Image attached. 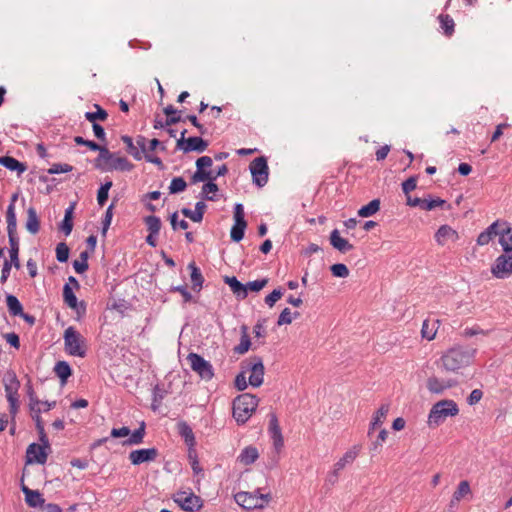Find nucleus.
<instances>
[{
	"mask_svg": "<svg viewBox=\"0 0 512 512\" xmlns=\"http://www.w3.org/2000/svg\"><path fill=\"white\" fill-rule=\"evenodd\" d=\"M477 350L473 347L455 345L441 356V367L447 372H458L472 364Z\"/></svg>",
	"mask_w": 512,
	"mask_h": 512,
	"instance_id": "obj_1",
	"label": "nucleus"
},
{
	"mask_svg": "<svg viewBox=\"0 0 512 512\" xmlns=\"http://www.w3.org/2000/svg\"><path fill=\"white\" fill-rule=\"evenodd\" d=\"M95 167L103 172L114 170L129 172L134 168V165L127 158L116 156L106 147H103L95 159Z\"/></svg>",
	"mask_w": 512,
	"mask_h": 512,
	"instance_id": "obj_2",
	"label": "nucleus"
},
{
	"mask_svg": "<svg viewBox=\"0 0 512 512\" xmlns=\"http://www.w3.org/2000/svg\"><path fill=\"white\" fill-rule=\"evenodd\" d=\"M258 398L252 394L244 393L233 401V417L240 425L245 424L258 406Z\"/></svg>",
	"mask_w": 512,
	"mask_h": 512,
	"instance_id": "obj_3",
	"label": "nucleus"
},
{
	"mask_svg": "<svg viewBox=\"0 0 512 512\" xmlns=\"http://www.w3.org/2000/svg\"><path fill=\"white\" fill-rule=\"evenodd\" d=\"M459 413L458 405L455 401L445 399L435 403L428 415V424L430 426H439L448 417H454Z\"/></svg>",
	"mask_w": 512,
	"mask_h": 512,
	"instance_id": "obj_4",
	"label": "nucleus"
},
{
	"mask_svg": "<svg viewBox=\"0 0 512 512\" xmlns=\"http://www.w3.org/2000/svg\"><path fill=\"white\" fill-rule=\"evenodd\" d=\"M3 384L5 390V396L9 403V412L14 420L19 409V394L20 382L16 376V373L9 370L3 377Z\"/></svg>",
	"mask_w": 512,
	"mask_h": 512,
	"instance_id": "obj_5",
	"label": "nucleus"
},
{
	"mask_svg": "<svg viewBox=\"0 0 512 512\" xmlns=\"http://www.w3.org/2000/svg\"><path fill=\"white\" fill-rule=\"evenodd\" d=\"M63 339L66 353L81 358L86 355V340L75 327L69 326L66 328Z\"/></svg>",
	"mask_w": 512,
	"mask_h": 512,
	"instance_id": "obj_6",
	"label": "nucleus"
},
{
	"mask_svg": "<svg viewBox=\"0 0 512 512\" xmlns=\"http://www.w3.org/2000/svg\"><path fill=\"white\" fill-rule=\"evenodd\" d=\"M173 501L186 512H199L203 507V500L190 489L177 491L173 494Z\"/></svg>",
	"mask_w": 512,
	"mask_h": 512,
	"instance_id": "obj_7",
	"label": "nucleus"
},
{
	"mask_svg": "<svg viewBox=\"0 0 512 512\" xmlns=\"http://www.w3.org/2000/svg\"><path fill=\"white\" fill-rule=\"evenodd\" d=\"M242 368L246 372H250L249 384L253 387H259L264 379L263 360L259 356H253L242 363Z\"/></svg>",
	"mask_w": 512,
	"mask_h": 512,
	"instance_id": "obj_8",
	"label": "nucleus"
},
{
	"mask_svg": "<svg viewBox=\"0 0 512 512\" xmlns=\"http://www.w3.org/2000/svg\"><path fill=\"white\" fill-rule=\"evenodd\" d=\"M187 360L191 369L196 372L202 379L210 380L214 376L213 367L209 361L205 360L197 353H189Z\"/></svg>",
	"mask_w": 512,
	"mask_h": 512,
	"instance_id": "obj_9",
	"label": "nucleus"
},
{
	"mask_svg": "<svg viewBox=\"0 0 512 512\" xmlns=\"http://www.w3.org/2000/svg\"><path fill=\"white\" fill-rule=\"evenodd\" d=\"M187 130H183L181 132L180 138L177 139V148L182 150L184 153H189L192 151L202 153L208 147V142L203 140L201 137H189L185 139V134Z\"/></svg>",
	"mask_w": 512,
	"mask_h": 512,
	"instance_id": "obj_10",
	"label": "nucleus"
},
{
	"mask_svg": "<svg viewBox=\"0 0 512 512\" xmlns=\"http://www.w3.org/2000/svg\"><path fill=\"white\" fill-rule=\"evenodd\" d=\"M250 172L253 182L258 187H263L268 182L269 169L265 157H257L250 163Z\"/></svg>",
	"mask_w": 512,
	"mask_h": 512,
	"instance_id": "obj_11",
	"label": "nucleus"
},
{
	"mask_svg": "<svg viewBox=\"0 0 512 512\" xmlns=\"http://www.w3.org/2000/svg\"><path fill=\"white\" fill-rule=\"evenodd\" d=\"M491 273L498 279H505L512 275V253L498 256L491 267Z\"/></svg>",
	"mask_w": 512,
	"mask_h": 512,
	"instance_id": "obj_12",
	"label": "nucleus"
},
{
	"mask_svg": "<svg viewBox=\"0 0 512 512\" xmlns=\"http://www.w3.org/2000/svg\"><path fill=\"white\" fill-rule=\"evenodd\" d=\"M158 450L154 447L152 448H142V449H136L132 450L129 453V460L131 464L133 465H140L145 462H152L155 461L158 457Z\"/></svg>",
	"mask_w": 512,
	"mask_h": 512,
	"instance_id": "obj_13",
	"label": "nucleus"
},
{
	"mask_svg": "<svg viewBox=\"0 0 512 512\" xmlns=\"http://www.w3.org/2000/svg\"><path fill=\"white\" fill-rule=\"evenodd\" d=\"M257 497L256 493L241 491L234 495V500L239 506L246 510L263 509L265 504L258 503Z\"/></svg>",
	"mask_w": 512,
	"mask_h": 512,
	"instance_id": "obj_14",
	"label": "nucleus"
},
{
	"mask_svg": "<svg viewBox=\"0 0 512 512\" xmlns=\"http://www.w3.org/2000/svg\"><path fill=\"white\" fill-rule=\"evenodd\" d=\"M46 446L32 443L26 450V463L32 464H45L47 461L48 454L46 452Z\"/></svg>",
	"mask_w": 512,
	"mask_h": 512,
	"instance_id": "obj_15",
	"label": "nucleus"
},
{
	"mask_svg": "<svg viewBox=\"0 0 512 512\" xmlns=\"http://www.w3.org/2000/svg\"><path fill=\"white\" fill-rule=\"evenodd\" d=\"M269 417H270V419H269L268 432H269L270 438L273 441V446H274L275 450L277 452H279L282 449V447L284 446L282 431L279 426V422H278V418H277L276 414L271 413L269 415Z\"/></svg>",
	"mask_w": 512,
	"mask_h": 512,
	"instance_id": "obj_16",
	"label": "nucleus"
},
{
	"mask_svg": "<svg viewBox=\"0 0 512 512\" xmlns=\"http://www.w3.org/2000/svg\"><path fill=\"white\" fill-rule=\"evenodd\" d=\"M406 203L411 207H420L422 210L431 211L437 207H442L445 205L446 201L440 198L421 199L418 197L413 198L411 196H407Z\"/></svg>",
	"mask_w": 512,
	"mask_h": 512,
	"instance_id": "obj_17",
	"label": "nucleus"
},
{
	"mask_svg": "<svg viewBox=\"0 0 512 512\" xmlns=\"http://www.w3.org/2000/svg\"><path fill=\"white\" fill-rule=\"evenodd\" d=\"M458 239V232L449 225H441L435 233L436 242L442 246L448 241L456 242Z\"/></svg>",
	"mask_w": 512,
	"mask_h": 512,
	"instance_id": "obj_18",
	"label": "nucleus"
},
{
	"mask_svg": "<svg viewBox=\"0 0 512 512\" xmlns=\"http://www.w3.org/2000/svg\"><path fill=\"white\" fill-rule=\"evenodd\" d=\"M329 239L332 247L341 253H346L354 248L351 243L340 236V232L337 229H334L330 233Z\"/></svg>",
	"mask_w": 512,
	"mask_h": 512,
	"instance_id": "obj_19",
	"label": "nucleus"
},
{
	"mask_svg": "<svg viewBox=\"0 0 512 512\" xmlns=\"http://www.w3.org/2000/svg\"><path fill=\"white\" fill-rule=\"evenodd\" d=\"M224 282L230 287L237 299L243 300L247 297V286H244L235 276H225Z\"/></svg>",
	"mask_w": 512,
	"mask_h": 512,
	"instance_id": "obj_20",
	"label": "nucleus"
},
{
	"mask_svg": "<svg viewBox=\"0 0 512 512\" xmlns=\"http://www.w3.org/2000/svg\"><path fill=\"white\" fill-rule=\"evenodd\" d=\"M455 385L452 381H443L439 378L432 376L427 380V389L434 394H442L446 389Z\"/></svg>",
	"mask_w": 512,
	"mask_h": 512,
	"instance_id": "obj_21",
	"label": "nucleus"
},
{
	"mask_svg": "<svg viewBox=\"0 0 512 512\" xmlns=\"http://www.w3.org/2000/svg\"><path fill=\"white\" fill-rule=\"evenodd\" d=\"M22 491L25 494L26 503L33 508L42 507L45 504V500L37 490H31L26 486L22 487Z\"/></svg>",
	"mask_w": 512,
	"mask_h": 512,
	"instance_id": "obj_22",
	"label": "nucleus"
},
{
	"mask_svg": "<svg viewBox=\"0 0 512 512\" xmlns=\"http://www.w3.org/2000/svg\"><path fill=\"white\" fill-rule=\"evenodd\" d=\"M498 221L493 222L489 225L484 231H482L477 237V245L484 246L490 243V241L497 235H499L498 231Z\"/></svg>",
	"mask_w": 512,
	"mask_h": 512,
	"instance_id": "obj_23",
	"label": "nucleus"
},
{
	"mask_svg": "<svg viewBox=\"0 0 512 512\" xmlns=\"http://www.w3.org/2000/svg\"><path fill=\"white\" fill-rule=\"evenodd\" d=\"M440 321L439 320H429L426 319L423 321L421 328L422 338L431 341L435 338Z\"/></svg>",
	"mask_w": 512,
	"mask_h": 512,
	"instance_id": "obj_24",
	"label": "nucleus"
},
{
	"mask_svg": "<svg viewBox=\"0 0 512 512\" xmlns=\"http://www.w3.org/2000/svg\"><path fill=\"white\" fill-rule=\"evenodd\" d=\"M361 447L359 445H354L348 451L344 453V455L336 462L337 469H344L347 465L352 464L357 456L359 455Z\"/></svg>",
	"mask_w": 512,
	"mask_h": 512,
	"instance_id": "obj_25",
	"label": "nucleus"
},
{
	"mask_svg": "<svg viewBox=\"0 0 512 512\" xmlns=\"http://www.w3.org/2000/svg\"><path fill=\"white\" fill-rule=\"evenodd\" d=\"M178 432L184 439L186 445L192 449L196 444L192 428L186 422L182 421L178 424Z\"/></svg>",
	"mask_w": 512,
	"mask_h": 512,
	"instance_id": "obj_26",
	"label": "nucleus"
},
{
	"mask_svg": "<svg viewBox=\"0 0 512 512\" xmlns=\"http://www.w3.org/2000/svg\"><path fill=\"white\" fill-rule=\"evenodd\" d=\"M0 164L10 171H17L19 174L26 171L27 166L10 156L0 157Z\"/></svg>",
	"mask_w": 512,
	"mask_h": 512,
	"instance_id": "obj_27",
	"label": "nucleus"
},
{
	"mask_svg": "<svg viewBox=\"0 0 512 512\" xmlns=\"http://www.w3.org/2000/svg\"><path fill=\"white\" fill-rule=\"evenodd\" d=\"M390 406L389 404H382L380 408L376 411L374 414L372 421L370 423L368 434L370 435L371 432L378 426L382 425L383 421L387 417V414L389 412Z\"/></svg>",
	"mask_w": 512,
	"mask_h": 512,
	"instance_id": "obj_28",
	"label": "nucleus"
},
{
	"mask_svg": "<svg viewBox=\"0 0 512 512\" xmlns=\"http://www.w3.org/2000/svg\"><path fill=\"white\" fill-rule=\"evenodd\" d=\"M9 238V254H10V261L13 263L14 267L19 269L20 268V262H19V239L17 235H8Z\"/></svg>",
	"mask_w": 512,
	"mask_h": 512,
	"instance_id": "obj_29",
	"label": "nucleus"
},
{
	"mask_svg": "<svg viewBox=\"0 0 512 512\" xmlns=\"http://www.w3.org/2000/svg\"><path fill=\"white\" fill-rule=\"evenodd\" d=\"M145 427V422H141L139 428L134 430L132 433L130 432L129 437L123 441V445L132 446L141 444L146 433Z\"/></svg>",
	"mask_w": 512,
	"mask_h": 512,
	"instance_id": "obj_30",
	"label": "nucleus"
},
{
	"mask_svg": "<svg viewBox=\"0 0 512 512\" xmlns=\"http://www.w3.org/2000/svg\"><path fill=\"white\" fill-rule=\"evenodd\" d=\"M75 208V203H71L68 208L65 210L64 219L62 220L59 229L66 235H70L72 229H73V212Z\"/></svg>",
	"mask_w": 512,
	"mask_h": 512,
	"instance_id": "obj_31",
	"label": "nucleus"
},
{
	"mask_svg": "<svg viewBox=\"0 0 512 512\" xmlns=\"http://www.w3.org/2000/svg\"><path fill=\"white\" fill-rule=\"evenodd\" d=\"M258 457V450L253 446H247L241 451L238 460L244 465H250L254 463Z\"/></svg>",
	"mask_w": 512,
	"mask_h": 512,
	"instance_id": "obj_32",
	"label": "nucleus"
},
{
	"mask_svg": "<svg viewBox=\"0 0 512 512\" xmlns=\"http://www.w3.org/2000/svg\"><path fill=\"white\" fill-rule=\"evenodd\" d=\"M25 226L26 229L32 234H36L40 229V222L37 216V212L33 207H29L27 210V220Z\"/></svg>",
	"mask_w": 512,
	"mask_h": 512,
	"instance_id": "obj_33",
	"label": "nucleus"
},
{
	"mask_svg": "<svg viewBox=\"0 0 512 512\" xmlns=\"http://www.w3.org/2000/svg\"><path fill=\"white\" fill-rule=\"evenodd\" d=\"M188 269L191 271L190 277L193 284V289L200 291L204 282V278L200 269L196 266L195 262L189 263Z\"/></svg>",
	"mask_w": 512,
	"mask_h": 512,
	"instance_id": "obj_34",
	"label": "nucleus"
},
{
	"mask_svg": "<svg viewBox=\"0 0 512 512\" xmlns=\"http://www.w3.org/2000/svg\"><path fill=\"white\" fill-rule=\"evenodd\" d=\"M6 221L8 235H17V219L13 203H10L7 208Z\"/></svg>",
	"mask_w": 512,
	"mask_h": 512,
	"instance_id": "obj_35",
	"label": "nucleus"
},
{
	"mask_svg": "<svg viewBox=\"0 0 512 512\" xmlns=\"http://www.w3.org/2000/svg\"><path fill=\"white\" fill-rule=\"evenodd\" d=\"M241 332H242V335H241L240 343L238 345H236L233 349L234 353L239 354V355L245 354L251 346L250 337L247 333V327L245 325H243L241 327Z\"/></svg>",
	"mask_w": 512,
	"mask_h": 512,
	"instance_id": "obj_36",
	"label": "nucleus"
},
{
	"mask_svg": "<svg viewBox=\"0 0 512 512\" xmlns=\"http://www.w3.org/2000/svg\"><path fill=\"white\" fill-rule=\"evenodd\" d=\"M499 244L505 253L512 252V228L507 227L505 230L499 232Z\"/></svg>",
	"mask_w": 512,
	"mask_h": 512,
	"instance_id": "obj_37",
	"label": "nucleus"
},
{
	"mask_svg": "<svg viewBox=\"0 0 512 512\" xmlns=\"http://www.w3.org/2000/svg\"><path fill=\"white\" fill-rule=\"evenodd\" d=\"M121 140L126 145V151L137 161L143 158L140 149L134 144L132 137L128 135L121 136Z\"/></svg>",
	"mask_w": 512,
	"mask_h": 512,
	"instance_id": "obj_38",
	"label": "nucleus"
},
{
	"mask_svg": "<svg viewBox=\"0 0 512 512\" xmlns=\"http://www.w3.org/2000/svg\"><path fill=\"white\" fill-rule=\"evenodd\" d=\"M8 311L12 316H19L23 312V307L18 298L12 294L6 296Z\"/></svg>",
	"mask_w": 512,
	"mask_h": 512,
	"instance_id": "obj_39",
	"label": "nucleus"
},
{
	"mask_svg": "<svg viewBox=\"0 0 512 512\" xmlns=\"http://www.w3.org/2000/svg\"><path fill=\"white\" fill-rule=\"evenodd\" d=\"M54 372L61 379L62 383H65L71 376L72 370L66 361H58L55 364Z\"/></svg>",
	"mask_w": 512,
	"mask_h": 512,
	"instance_id": "obj_40",
	"label": "nucleus"
},
{
	"mask_svg": "<svg viewBox=\"0 0 512 512\" xmlns=\"http://www.w3.org/2000/svg\"><path fill=\"white\" fill-rule=\"evenodd\" d=\"M379 209H380V200L373 199L367 205L362 206L358 210V215L360 217L367 218V217L374 215L376 212L379 211Z\"/></svg>",
	"mask_w": 512,
	"mask_h": 512,
	"instance_id": "obj_41",
	"label": "nucleus"
},
{
	"mask_svg": "<svg viewBox=\"0 0 512 512\" xmlns=\"http://www.w3.org/2000/svg\"><path fill=\"white\" fill-rule=\"evenodd\" d=\"M63 299L67 306L72 309H76L78 305V300L76 295L74 294L72 288L69 283L65 284L63 287Z\"/></svg>",
	"mask_w": 512,
	"mask_h": 512,
	"instance_id": "obj_42",
	"label": "nucleus"
},
{
	"mask_svg": "<svg viewBox=\"0 0 512 512\" xmlns=\"http://www.w3.org/2000/svg\"><path fill=\"white\" fill-rule=\"evenodd\" d=\"M208 180H215L211 171H207L203 168H197L195 173L191 176V183L197 184L199 182H205Z\"/></svg>",
	"mask_w": 512,
	"mask_h": 512,
	"instance_id": "obj_43",
	"label": "nucleus"
},
{
	"mask_svg": "<svg viewBox=\"0 0 512 512\" xmlns=\"http://www.w3.org/2000/svg\"><path fill=\"white\" fill-rule=\"evenodd\" d=\"M246 227V222H234V225L232 226L230 231L231 239L235 242L241 241L244 237Z\"/></svg>",
	"mask_w": 512,
	"mask_h": 512,
	"instance_id": "obj_44",
	"label": "nucleus"
},
{
	"mask_svg": "<svg viewBox=\"0 0 512 512\" xmlns=\"http://www.w3.org/2000/svg\"><path fill=\"white\" fill-rule=\"evenodd\" d=\"M144 222L147 226L149 233L159 234L161 229V220L159 217L154 215H149L145 217Z\"/></svg>",
	"mask_w": 512,
	"mask_h": 512,
	"instance_id": "obj_45",
	"label": "nucleus"
},
{
	"mask_svg": "<svg viewBox=\"0 0 512 512\" xmlns=\"http://www.w3.org/2000/svg\"><path fill=\"white\" fill-rule=\"evenodd\" d=\"M440 26L447 36H451L454 32V20L449 15H439Z\"/></svg>",
	"mask_w": 512,
	"mask_h": 512,
	"instance_id": "obj_46",
	"label": "nucleus"
},
{
	"mask_svg": "<svg viewBox=\"0 0 512 512\" xmlns=\"http://www.w3.org/2000/svg\"><path fill=\"white\" fill-rule=\"evenodd\" d=\"M187 187L186 181L182 177H174L169 185V193L177 194L183 192Z\"/></svg>",
	"mask_w": 512,
	"mask_h": 512,
	"instance_id": "obj_47",
	"label": "nucleus"
},
{
	"mask_svg": "<svg viewBox=\"0 0 512 512\" xmlns=\"http://www.w3.org/2000/svg\"><path fill=\"white\" fill-rule=\"evenodd\" d=\"M112 181H106L104 184L100 186L97 192V202L100 206H103L108 200V193L110 188L112 187Z\"/></svg>",
	"mask_w": 512,
	"mask_h": 512,
	"instance_id": "obj_48",
	"label": "nucleus"
},
{
	"mask_svg": "<svg viewBox=\"0 0 512 512\" xmlns=\"http://www.w3.org/2000/svg\"><path fill=\"white\" fill-rule=\"evenodd\" d=\"M218 191V186L215 184V180H208L207 183H205L202 186V192L201 197L205 198L209 201H214L215 198L213 196H210V193H216Z\"/></svg>",
	"mask_w": 512,
	"mask_h": 512,
	"instance_id": "obj_49",
	"label": "nucleus"
},
{
	"mask_svg": "<svg viewBox=\"0 0 512 512\" xmlns=\"http://www.w3.org/2000/svg\"><path fill=\"white\" fill-rule=\"evenodd\" d=\"M95 107L97 108V111L86 112L85 118L92 123H96V120L104 121L108 116L107 112L104 109H102L99 105H95Z\"/></svg>",
	"mask_w": 512,
	"mask_h": 512,
	"instance_id": "obj_50",
	"label": "nucleus"
},
{
	"mask_svg": "<svg viewBox=\"0 0 512 512\" xmlns=\"http://www.w3.org/2000/svg\"><path fill=\"white\" fill-rule=\"evenodd\" d=\"M471 489L469 482L464 480L461 481L456 489V491L453 494V498L457 501L461 500L466 495L470 494Z\"/></svg>",
	"mask_w": 512,
	"mask_h": 512,
	"instance_id": "obj_51",
	"label": "nucleus"
},
{
	"mask_svg": "<svg viewBox=\"0 0 512 512\" xmlns=\"http://www.w3.org/2000/svg\"><path fill=\"white\" fill-rule=\"evenodd\" d=\"M69 247L67 246L66 243L64 242H61L59 244H57L56 246V259L61 262V263H64L68 260V257H69Z\"/></svg>",
	"mask_w": 512,
	"mask_h": 512,
	"instance_id": "obj_52",
	"label": "nucleus"
},
{
	"mask_svg": "<svg viewBox=\"0 0 512 512\" xmlns=\"http://www.w3.org/2000/svg\"><path fill=\"white\" fill-rule=\"evenodd\" d=\"M182 120L183 119L181 116L167 117V119L165 121H162L161 119H155L153 127L155 129H164V128L171 126L173 124H176Z\"/></svg>",
	"mask_w": 512,
	"mask_h": 512,
	"instance_id": "obj_53",
	"label": "nucleus"
},
{
	"mask_svg": "<svg viewBox=\"0 0 512 512\" xmlns=\"http://www.w3.org/2000/svg\"><path fill=\"white\" fill-rule=\"evenodd\" d=\"M73 170V167L66 163H54L52 166L48 169V174L54 175V174H61V173H68Z\"/></svg>",
	"mask_w": 512,
	"mask_h": 512,
	"instance_id": "obj_54",
	"label": "nucleus"
},
{
	"mask_svg": "<svg viewBox=\"0 0 512 512\" xmlns=\"http://www.w3.org/2000/svg\"><path fill=\"white\" fill-rule=\"evenodd\" d=\"M332 275L339 278H346L349 276V269L345 264L337 263L331 266Z\"/></svg>",
	"mask_w": 512,
	"mask_h": 512,
	"instance_id": "obj_55",
	"label": "nucleus"
},
{
	"mask_svg": "<svg viewBox=\"0 0 512 512\" xmlns=\"http://www.w3.org/2000/svg\"><path fill=\"white\" fill-rule=\"evenodd\" d=\"M206 207L207 206L203 201H198L195 204V210L192 211V213H193L192 221L193 222L198 223V222L202 221Z\"/></svg>",
	"mask_w": 512,
	"mask_h": 512,
	"instance_id": "obj_56",
	"label": "nucleus"
},
{
	"mask_svg": "<svg viewBox=\"0 0 512 512\" xmlns=\"http://www.w3.org/2000/svg\"><path fill=\"white\" fill-rule=\"evenodd\" d=\"M74 141L76 144L78 145H84V146H87L90 150L92 151H99V153L101 152V149H103L104 146H100L98 145L96 142L94 141H91V140H85L83 137L81 136H76L74 138Z\"/></svg>",
	"mask_w": 512,
	"mask_h": 512,
	"instance_id": "obj_57",
	"label": "nucleus"
},
{
	"mask_svg": "<svg viewBox=\"0 0 512 512\" xmlns=\"http://www.w3.org/2000/svg\"><path fill=\"white\" fill-rule=\"evenodd\" d=\"M113 207L114 205L111 204L106 209L104 218L102 220V234L105 235L109 226L111 225L112 217H113Z\"/></svg>",
	"mask_w": 512,
	"mask_h": 512,
	"instance_id": "obj_58",
	"label": "nucleus"
},
{
	"mask_svg": "<svg viewBox=\"0 0 512 512\" xmlns=\"http://www.w3.org/2000/svg\"><path fill=\"white\" fill-rule=\"evenodd\" d=\"M268 283L267 278H263L260 280L250 281L247 284H244V286H247V291H253V292H259L262 290Z\"/></svg>",
	"mask_w": 512,
	"mask_h": 512,
	"instance_id": "obj_59",
	"label": "nucleus"
},
{
	"mask_svg": "<svg viewBox=\"0 0 512 512\" xmlns=\"http://www.w3.org/2000/svg\"><path fill=\"white\" fill-rule=\"evenodd\" d=\"M283 292L280 288L274 289L270 294L265 297V303L269 307H273L275 303L282 297Z\"/></svg>",
	"mask_w": 512,
	"mask_h": 512,
	"instance_id": "obj_60",
	"label": "nucleus"
},
{
	"mask_svg": "<svg viewBox=\"0 0 512 512\" xmlns=\"http://www.w3.org/2000/svg\"><path fill=\"white\" fill-rule=\"evenodd\" d=\"M292 321H293V316H292L290 309L284 308L278 317L277 324L279 326H281V325H285V324H290V323H292Z\"/></svg>",
	"mask_w": 512,
	"mask_h": 512,
	"instance_id": "obj_61",
	"label": "nucleus"
},
{
	"mask_svg": "<svg viewBox=\"0 0 512 512\" xmlns=\"http://www.w3.org/2000/svg\"><path fill=\"white\" fill-rule=\"evenodd\" d=\"M170 223L174 230L177 228L186 230L188 228V222L186 220H180L178 221V213L174 212L170 216Z\"/></svg>",
	"mask_w": 512,
	"mask_h": 512,
	"instance_id": "obj_62",
	"label": "nucleus"
},
{
	"mask_svg": "<svg viewBox=\"0 0 512 512\" xmlns=\"http://www.w3.org/2000/svg\"><path fill=\"white\" fill-rule=\"evenodd\" d=\"M417 181L415 177H409L402 183V190L407 195L410 196L409 193L416 189Z\"/></svg>",
	"mask_w": 512,
	"mask_h": 512,
	"instance_id": "obj_63",
	"label": "nucleus"
},
{
	"mask_svg": "<svg viewBox=\"0 0 512 512\" xmlns=\"http://www.w3.org/2000/svg\"><path fill=\"white\" fill-rule=\"evenodd\" d=\"M247 386H248V384H247V380H246V371L243 370L235 378V387L239 391H243L247 388Z\"/></svg>",
	"mask_w": 512,
	"mask_h": 512,
	"instance_id": "obj_64",
	"label": "nucleus"
}]
</instances>
